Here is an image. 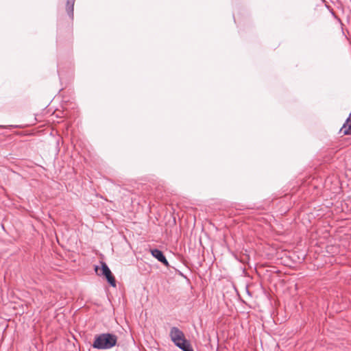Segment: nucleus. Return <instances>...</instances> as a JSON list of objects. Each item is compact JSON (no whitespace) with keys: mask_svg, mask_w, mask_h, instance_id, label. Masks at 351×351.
Here are the masks:
<instances>
[{"mask_svg":"<svg viewBox=\"0 0 351 351\" xmlns=\"http://www.w3.org/2000/svg\"><path fill=\"white\" fill-rule=\"evenodd\" d=\"M117 339V336L114 334L101 333L95 336L92 346L98 350H109L116 346Z\"/></svg>","mask_w":351,"mask_h":351,"instance_id":"nucleus-1","label":"nucleus"},{"mask_svg":"<svg viewBox=\"0 0 351 351\" xmlns=\"http://www.w3.org/2000/svg\"><path fill=\"white\" fill-rule=\"evenodd\" d=\"M169 336L174 344L183 351H193L190 342L185 339L184 332L177 327H172Z\"/></svg>","mask_w":351,"mask_h":351,"instance_id":"nucleus-2","label":"nucleus"},{"mask_svg":"<svg viewBox=\"0 0 351 351\" xmlns=\"http://www.w3.org/2000/svg\"><path fill=\"white\" fill-rule=\"evenodd\" d=\"M101 275L104 276L108 283L113 287H116V280L110 269L106 263H101Z\"/></svg>","mask_w":351,"mask_h":351,"instance_id":"nucleus-3","label":"nucleus"},{"mask_svg":"<svg viewBox=\"0 0 351 351\" xmlns=\"http://www.w3.org/2000/svg\"><path fill=\"white\" fill-rule=\"evenodd\" d=\"M152 255L156 258L159 262L164 264L165 266H169V262L167 261L166 257L165 256L163 252L158 249H153L151 250Z\"/></svg>","mask_w":351,"mask_h":351,"instance_id":"nucleus-4","label":"nucleus"},{"mask_svg":"<svg viewBox=\"0 0 351 351\" xmlns=\"http://www.w3.org/2000/svg\"><path fill=\"white\" fill-rule=\"evenodd\" d=\"M340 131L345 135L351 134V112L350 113L348 119L346 120V122L343 123Z\"/></svg>","mask_w":351,"mask_h":351,"instance_id":"nucleus-5","label":"nucleus"},{"mask_svg":"<svg viewBox=\"0 0 351 351\" xmlns=\"http://www.w3.org/2000/svg\"><path fill=\"white\" fill-rule=\"evenodd\" d=\"M75 0H67L66 2V11L69 16L73 18V8H74Z\"/></svg>","mask_w":351,"mask_h":351,"instance_id":"nucleus-6","label":"nucleus"}]
</instances>
